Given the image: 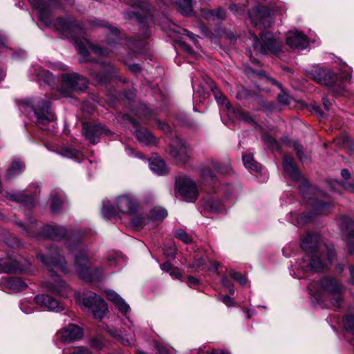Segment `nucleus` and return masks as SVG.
<instances>
[{
  "instance_id": "1",
  "label": "nucleus",
  "mask_w": 354,
  "mask_h": 354,
  "mask_svg": "<svg viewBox=\"0 0 354 354\" xmlns=\"http://www.w3.org/2000/svg\"><path fill=\"white\" fill-rule=\"evenodd\" d=\"M300 245L304 255L299 262V264L327 266L335 262L336 254L334 246L324 243L317 232H307L302 236Z\"/></svg>"
},
{
  "instance_id": "2",
  "label": "nucleus",
  "mask_w": 354,
  "mask_h": 354,
  "mask_svg": "<svg viewBox=\"0 0 354 354\" xmlns=\"http://www.w3.org/2000/svg\"><path fill=\"white\" fill-rule=\"evenodd\" d=\"M312 302L326 308H339L343 301V286L333 278H324L319 283L308 287Z\"/></svg>"
},
{
  "instance_id": "3",
  "label": "nucleus",
  "mask_w": 354,
  "mask_h": 354,
  "mask_svg": "<svg viewBox=\"0 0 354 354\" xmlns=\"http://www.w3.org/2000/svg\"><path fill=\"white\" fill-rule=\"evenodd\" d=\"M56 29L62 33V35L67 38L71 37L74 39L76 48L79 53L82 56L83 61L87 59L91 49L95 54L100 56H106L109 54V50L98 45L91 44L88 40L84 36L77 37L76 34H82V30L80 27L71 19L59 18L55 22ZM110 51H111L110 50Z\"/></svg>"
},
{
  "instance_id": "4",
  "label": "nucleus",
  "mask_w": 354,
  "mask_h": 354,
  "mask_svg": "<svg viewBox=\"0 0 354 354\" xmlns=\"http://www.w3.org/2000/svg\"><path fill=\"white\" fill-rule=\"evenodd\" d=\"M299 192L302 197L306 200L307 203L312 207L313 214L304 213L297 216L296 223L301 226L313 220L315 215L326 214L328 212L330 203L318 200L322 192L315 187L311 186L308 182H304L299 186Z\"/></svg>"
},
{
  "instance_id": "5",
  "label": "nucleus",
  "mask_w": 354,
  "mask_h": 354,
  "mask_svg": "<svg viewBox=\"0 0 354 354\" xmlns=\"http://www.w3.org/2000/svg\"><path fill=\"white\" fill-rule=\"evenodd\" d=\"M351 68L344 64L340 69L339 83L338 78L331 69L326 67H314L310 72L312 79L317 83L333 88L336 93H341L345 90V84L349 83L351 80Z\"/></svg>"
},
{
  "instance_id": "6",
  "label": "nucleus",
  "mask_w": 354,
  "mask_h": 354,
  "mask_svg": "<svg viewBox=\"0 0 354 354\" xmlns=\"http://www.w3.org/2000/svg\"><path fill=\"white\" fill-rule=\"evenodd\" d=\"M50 103L41 97H35L24 100L20 105V111L31 110L37 118V122L42 129L45 125L55 120L54 113L50 109Z\"/></svg>"
},
{
  "instance_id": "7",
  "label": "nucleus",
  "mask_w": 354,
  "mask_h": 354,
  "mask_svg": "<svg viewBox=\"0 0 354 354\" xmlns=\"http://www.w3.org/2000/svg\"><path fill=\"white\" fill-rule=\"evenodd\" d=\"M76 301L93 313L96 319L101 320L106 315L108 308L105 301L91 291L75 292Z\"/></svg>"
},
{
  "instance_id": "8",
  "label": "nucleus",
  "mask_w": 354,
  "mask_h": 354,
  "mask_svg": "<svg viewBox=\"0 0 354 354\" xmlns=\"http://www.w3.org/2000/svg\"><path fill=\"white\" fill-rule=\"evenodd\" d=\"M250 35L249 40L251 41L253 50L256 54L266 55L268 53H272L277 55L281 52L283 45L282 41L272 33L261 32L259 35L263 43L259 40L255 33L250 31Z\"/></svg>"
},
{
  "instance_id": "9",
  "label": "nucleus",
  "mask_w": 354,
  "mask_h": 354,
  "mask_svg": "<svg viewBox=\"0 0 354 354\" xmlns=\"http://www.w3.org/2000/svg\"><path fill=\"white\" fill-rule=\"evenodd\" d=\"M286 9L283 5L274 6L268 8L259 5L256 6L252 13L250 14L252 23L256 28L261 30L269 27L272 23V16L274 15H283Z\"/></svg>"
},
{
  "instance_id": "10",
  "label": "nucleus",
  "mask_w": 354,
  "mask_h": 354,
  "mask_svg": "<svg viewBox=\"0 0 354 354\" xmlns=\"http://www.w3.org/2000/svg\"><path fill=\"white\" fill-rule=\"evenodd\" d=\"M88 84L86 78L77 73H66L62 76L59 93L63 97H71L74 91L84 90Z\"/></svg>"
},
{
  "instance_id": "11",
  "label": "nucleus",
  "mask_w": 354,
  "mask_h": 354,
  "mask_svg": "<svg viewBox=\"0 0 354 354\" xmlns=\"http://www.w3.org/2000/svg\"><path fill=\"white\" fill-rule=\"evenodd\" d=\"M124 324L127 326V329L118 332L115 328H111L107 330L109 334L113 337L118 339L122 344L131 346L134 344L136 339V333L140 329L133 323V322L127 317V322Z\"/></svg>"
},
{
  "instance_id": "12",
  "label": "nucleus",
  "mask_w": 354,
  "mask_h": 354,
  "mask_svg": "<svg viewBox=\"0 0 354 354\" xmlns=\"http://www.w3.org/2000/svg\"><path fill=\"white\" fill-rule=\"evenodd\" d=\"M176 187L186 201L194 202L197 199L198 191L196 185L187 176H179L176 181Z\"/></svg>"
},
{
  "instance_id": "13",
  "label": "nucleus",
  "mask_w": 354,
  "mask_h": 354,
  "mask_svg": "<svg viewBox=\"0 0 354 354\" xmlns=\"http://www.w3.org/2000/svg\"><path fill=\"white\" fill-rule=\"evenodd\" d=\"M117 210L124 214L133 215L138 209V201L136 196L125 193L118 196L115 200Z\"/></svg>"
},
{
  "instance_id": "14",
  "label": "nucleus",
  "mask_w": 354,
  "mask_h": 354,
  "mask_svg": "<svg viewBox=\"0 0 354 354\" xmlns=\"http://www.w3.org/2000/svg\"><path fill=\"white\" fill-rule=\"evenodd\" d=\"M50 273L51 279L44 282V286L53 294L63 298L68 297L71 293V288L55 273L54 270H50Z\"/></svg>"
},
{
  "instance_id": "15",
  "label": "nucleus",
  "mask_w": 354,
  "mask_h": 354,
  "mask_svg": "<svg viewBox=\"0 0 354 354\" xmlns=\"http://www.w3.org/2000/svg\"><path fill=\"white\" fill-rule=\"evenodd\" d=\"M82 328L71 324L58 331L56 338L57 341L66 343L78 340L82 338Z\"/></svg>"
},
{
  "instance_id": "16",
  "label": "nucleus",
  "mask_w": 354,
  "mask_h": 354,
  "mask_svg": "<svg viewBox=\"0 0 354 354\" xmlns=\"http://www.w3.org/2000/svg\"><path fill=\"white\" fill-rule=\"evenodd\" d=\"M109 133V131L101 124L93 125L83 124L82 133L86 139L93 144L99 142L101 136L103 134L107 135Z\"/></svg>"
},
{
  "instance_id": "17",
  "label": "nucleus",
  "mask_w": 354,
  "mask_h": 354,
  "mask_svg": "<svg viewBox=\"0 0 354 354\" xmlns=\"http://www.w3.org/2000/svg\"><path fill=\"white\" fill-rule=\"evenodd\" d=\"M170 153L176 160L185 163L189 158V150L185 142L176 138L169 144Z\"/></svg>"
},
{
  "instance_id": "18",
  "label": "nucleus",
  "mask_w": 354,
  "mask_h": 354,
  "mask_svg": "<svg viewBox=\"0 0 354 354\" xmlns=\"http://www.w3.org/2000/svg\"><path fill=\"white\" fill-rule=\"evenodd\" d=\"M34 300L37 305L50 311L59 313L64 310L62 303L48 295H37L35 297Z\"/></svg>"
},
{
  "instance_id": "19",
  "label": "nucleus",
  "mask_w": 354,
  "mask_h": 354,
  "mask_svg": "<svg viewBox=\"0 0 354 354\" xmlns=\"http://www.w3.org/2000/svg\"><path fill=\"white\" fill-rule=\"evenodd\" d=\"M3 196L10 201L16 202L28 208H31L35 204L37 193L35 192L34 196H28L24 192L11 190L6 192Z\"/></svg>"
},
{
  "instance_id": "20",
  "label": "nucleus",
  "mask_w": 354,
  "mask_h": 354,
  "mask_svg": "<svg viewBox=\"0 0 354 354\" xmlns=\"http://www.w3.org/2000/svg\"><path fill=\"white\" fill-rule=\"evenodd\" d=\"M286 44L291 48L304 50L308 46V40L301 32L290 30L286 35Z\"/></svg>"
},
{
  "instance_id": "21",
  "label": "nucleus",
  "mask_w": 354,
  "mask_h": 354,
  "mask_svg": "<svg viewBox=\"0 0 354 354\" xmlns=\"http://www.w3.org/2000/svg\"><path fill=\"white\" fill-rule=\"evenodd\" d=\"M354 222L348 217L344 216L341 221V228L344 234V240L346 243L348 251L353 252L354 249Z\"/></svg>"
},
{
  "instance_id": "22",
  "label": "nucleus",
  "mask_w": 354,
  "mask_h": 354,
  "mask_svg": "<svg viewBox=\"0 0 354 354\" xmlns=\"http://www.w3.org/2000/svg\"><path fill=\"white\" fill-rule=\"evenodd\" d=\"M32 7L38 11L39 19L46 26L50 24L51 12L50 2L46 0H30Z\"/></svg>"
},
{
  "instance_id": "23",
  "label": "nucleus",
  "mask_w": 354,
  "mask_h": 354,
  "mask_svg": "<svg viewBox=\"0 0 354 354\" xmlns=\"http://www.w3.org/2000/svg\"><path fill=\"white\" fill-rule=\"evenodd\" d=\"M38 258L44 266H64L66 264L64 259L61 253V251L57 248H52L50 250L49 255L46 257L43 254H39Z\"/></svg>"
},
{
  "instance_id": "24",
  "label": "nucleus",
  "mask_w": 354,
  "mask_h": 354,
  "mask_svg": "<svg viewBox=\"0 0 354 354\" xmlns=\"http://www.w3.org/2000/svg\"><path fill=\"white\" fill-rule=\"evenodd\" d=\"M75 272L79 277L86 281L100 280L102 272L97 267H76Z\"/></svg>"
},
{
  "instance_id": "25",
  "label": "nucleus",
  "mask_w": 354,
  "mask_h": 354,
  "mask_svg": "<svg viewBox=\"0 0 354 354\" xmlns=\"http://www.w3.org/2000/svg\"><path fill=\"white\" fill-rule=\"evenodd\" d=\"M156 1L167 6L176 4L178 10L183 15H189L193 11V0H156Z\"/></svg>"
},
{
  "instance_id": "26",
  "label": "nucleus",
  "mask_w": 354,
  "mask_h": 354,
  "mask_svg": "<svg viewBox=\"0 0 354 354\" xmlns=\"http://www.w3.org/2000/svg\"><path fill=\"white\" fill-rule=\"evenodd\" d=\"M107 299L113 303L117 309L122 314L130 310L129 305L116 292L112 290L105 291Z\"/></svg>"
},
{
  "instance_id": "27",
  "label": "nucleus",
  "mask_w": 354,
  "mask_h": 354,
  "mask_svg": "<svg viewBox=\"0 0 354 354\" xmlns=\"http://www.w3.org/2000/svg\"><path fill=\"white\" fill-rule=\"evenodd\" d=\"M283 169L285 171L295 180L299 181L301 183L299 186L306 180L304 179L300 175L297 168L296 167L294 160L292 157L289 156H285L283 158Z\"/></svg>"
},
{
  "instance_id": "28",
  "label": "nucleus",
  "mask_w": 354,
  "mask_h": 354,
  "mask_svg": "<svg viewBox=\"0 0 354 354\" xmlns=\"http://www.w3.org/2000/svg\"><path fill=\"white\" fill-rule=\"evenodd\" d=\"M66 234V229L63 226L46 225L42 228L41 235L54 240H59Z\"/></svg>"
},
{
  "instance_id": "29",
  "label": "nucleus",
  "mask_w": 354,
  "mask_h": 354,
  "mask_svg": "<svg viewBox=\"0 0 354 354\" xmlns=\"http://www.w3.org/2000/svg\"><path fill=\"white\" fill-rule=\"evenodd\" d=\"M30 75H35L37 82L41 85L46 84L50 86L54 82L53 75L48 71L44 70L39 66H34L29 70Z\"/></svg>"
},
{
  "instance_id": "30",
  "label": "nucleus",
  "mask_w": 354,
  "mask_h": 354,
  "mask_svg": "<svg viewBox=\"0 0 354 354\" xmlns=\"http://www.w3.org/2000/svg\"><path fill=\"white\" fill-rule=\"evenodd\" d=\"M68 248L70 251L76 252L74 254L75 265V266H86L88 259L84 251L82 250L81 245L79 242H75L74 246L68 244Z\"/></svg>"
},
{
  "instance_id": "31",
  "label": "nucleus",
  "mask_w": 354,
  "mask_h": 354,
  "mask_svg": "<svg viewBox=\"0 0 354 354\" xmlns=\"http://www.w3.org/2000/svg\"><path fill=\"white\" fill-rule=\"evenodd\" d=\"M1 283L5 288L12 292L21 291L26 287V283L21 279L15 277L3 279Z\"/></svg>"
},
{
  "instance_id": "32",
  "label": "nucleus",
  "mask_w": 354,
  "mask_h": 354,
  "mask_svg": "<svg viewBox=\"0 0 354 354\" xmlns=\"http://www.w3.org/2000/svg\"><path fill=\"white\" fill-rule=\"evenodd\" d=\"M138 142L143 145L149 146L155 145L156 141L151 131L146 129H137L135 133Z\"/></svg>"
},
{
  "instance_id": "33",
  "label": "nucleus",
  "mask_w": 354,
  "mask_h": 354,
  "mask_svg": "<svg viewBox=\"0 0 354 354\" xmlns=\"http://www.w3.org/2000/svg\"><path fill=\"white\" fill-rule=\"evenodd\" d=\"M149 168L156 174L161 176L168 172V169L165 162L159 158L149 159Z\"/></svg>"
},
{
  "instance_id": "34",
  "label": "nucleus",
  "mask_w": 354,
  "mask_h": 354,
  "mask_svg": "<svg viewBox=\"0 0 354 354\" xmlns=\"http://www.w3.org/2000/svg\"><path fill=\"white\" fill-rule=\"evenodd\" d=\"M201 15L207 19H224L226 17L225 10L218 8L216 10H202Z\"/></svg>"
},
{
  "instance_id": "35",
  "label": "nucleus",
  "mask_w": 354,
  "mask_h": 354,
  "mask_svg": "<svg viewBox=\"0 0 354 354\" xmlns=\"http://www.w3.org/2000/svg\"><path fill=\"white\" fill-rule=\"evenodd\" d=\"M167 216V212L165 209L160 207L153 208L149 214L150 223L154 225L156 222L162 221Z\"/></svg>"
},
{
  "instance_id": "36",
  "label": "nucleus",
  "mask_w": 354,
  "mask_h": 354,
  "mask_svg": "<svg viewBox=\"0 0 354 354\" xmlns=\"http://www.w3.org/2000/svg\"><path fill=\"white\" fill-rule=\"evenodd\" d=\"M59 153L61 156L71 158L76 162H80L84 160V155L81 151L71 147L62 148Z\"/></svg>"
},
{
  "instance_id": "37",
  "label": "nucleus",
  "mask_w": 354,
  "mask_h": 354,
  "mask_svg": "<svg viewBox=\"0 0 354 354\" xmlns=\"http://www.w3.org/2000/svg\"><path fill=\"white\" fill-rule=\"evenodd\" d=\"M243 162L245 168L250 173H258L261 171V165L254 160L252 154H248L243 156Z\"/></svg>"
},
{
  "instance_id": "38",
  "label": "nucleus",
  "mask_w": 354,
  "mask_h": 354,
  "mask_svg": "<svg viewBox=\"0 0 354 354\" xmlns=\"http://www.w3.org/2000/svg\"><path fill=\"white\" fill-rule=\"evenodd\" d=\"M209 86L217 103L220 105L224 106L228 111H230L231 109H232V106L223 94L215 86V85H214L213 83L211 84Z\"/></svg>"
},
{
  "instance_id": "39",
  "label": "nucleus",
  "mask_w": 354,
  "mask_h": 354,
  "mask_svg": "<svg viewBox=\"0 0 354 354\" xmlns=\"http://www.w3.org/2000/svg\"><path fill=\"white\" fill-rule=\"evenodd\" d=\"M25 169V167L19 159H15L11 163L8 170L7 176L8 178L15 177L21 174Z\"/></svg>"
},
{
  "instance_id": "40",
  "label": "nucleus",
  "mask_w": 354,
  "mask_h": 354,
  "mask_svg": "<svg viewBox=\"0 0 354 354\" xmlns=\"http://www.w3.org/2000/svg\"><path fill=\"white\" fill-rule=\"evenodd\" d=\"M104 70L105 74L97 73L94 75L95 79L100 83H105L113 76H115V68L112 65L107 64L104 66Z\"/></svg>"
},
{
  "instance_id": "41",
  "label": "nucleus",
  "mask_w": 354,
  "mask_h": 354,
  "mask_svg": "<svg viewBox=\"0 0 354 354\" xmlns=\"http://www.w3.org/2000/svg\"><path fill=\"white\" fill-rule=\"evenodd\" d=\"M150 223L149 215L139 213L133 216L131 224L136 228H141Z\"/></svg>"
},
{
  "instance_id": "42",
  "label": "nucleus",
  "mask_w": 354,
  "mask_h": 354,
  "mask_svg": "<svg viewBox=\"0 0 354 354\" xmlns=\"http://www.w3.org/2000/svg\"><path fill=\"white\" fill-rule=\"evenodd\" d=\"M116 214V209L109 201H104L102 202V215L104 218L110 219L114 217Z\"/></svg>"
},
{
  "instance_id": "43",
  "label": "nucleus",
  "mask_w": 354,
  "mask_h": 354,
  "mask_svg": "<svg viewBox=\"0 0 354 354\" xmlns=\"http://www.w3.org/2000/svg\"><path fill=\"white\" fill-rule=\"evenodd\" d=\"M107 261L110 264L120 266L127 263V258L121 252H113L108 254Z\"/></svg>"
},
{
  "instance_id": "44",
  "label": "nucleus",
  "mask_w": 354,
  "mask_h": 354,
  "mask_svg": "<svg viewBox=\"0 0 354 354\" xmlns=\"http://www.w3.org/2000/svg\"><path fill=\"white\" fill-rule=\"evenodd\" d=\"M21 258L18 259L15 256H6L3 258H0V266H24L22 262Z\"/></svg>"
},
{
  "instance_id": "45",
  "label": "nucleus",
  "mask_w": 354,
  "mask_h": 354,
  "mask_svg": "<svg viewBox=\"0 0 354 354\" xmlns=\"http://www.w3.org/2000/svg\"><path fill=\"white\" fill-rule=\"evenodd\" d=\"M282 141L285 145L292 147L296 151L297 157L299 158V160H303L304 159L303 156V148L297 141H291L289 140L287 138H284Z\"/></svg>"
},
{
  "instance_id": "46",
  "label": "nucleus",
  "mask_w": 354,
  "mask_h": 354,
  "mask_svg": "<svg viewBox=\"0 0 354 354\" xmlns=\"http://www.w3.org/2000/svg\"><path fill=\"white\" fill-rule=\"evenodd\" d=\"M201 178L206 183H212L216 180V176L209 167H205L201 169Z\"/></svg>"
},
{
  "instance_id": "47",
  "label": "nucleus",
  "mask_w": 354,
  "mask_h": 354,
  "mask_svg": "<svg viewBox=\"0 0 354 354\" xmlns=\"http://www.w3.org/2000/svg\"><path fill=\"white\" fill-rule=\"evenodd\" d=\"M20 309L25 314H30L34 311V304L27 299H24L20 302Z\"/></svg>"
},
{
  "instance_id": "48",
  "label": "nucleus",
  "mask_w": 354,
  "mask_h": 354,
  "mask_svg": "<svg viewBox=\"0 0 354 354\" xmlns=\"http://www.w3.org/2000/svg\"><path fill=\"white\" fill-rule=\"evenodd\" d=\"M343 325L346 332L354 336V315L346 316L343 319Z\"/></svg>"
},
{
  "instance_id": "49",
  "label": "nucleus",
  "mask_w": 354,
  "mask_h": 354,
  "mask_svg": "<svg viewBox=\"0 0 354 354\" xmlns=\"http://www.w3.org/2000/svg\"><path fill=\"white\" fill-rule=\"evenodd\" d=\"M163 253L169 258L173 259L176 254V248L175 244L170 241L165 244L162 248Z\"/></svg>"
},
{
  "instance_id": "50",
  "label": "nucleus",
  "mask_w": 354,
  "mask_h": 354,
  "mask_svg": "<svg viewBox=\"0 0 354 354\" xmlns=\"http://www.w3.org/2000/svg\"><path fill=\"white\" fill-rule=\"evenodd\" d=\"M162 270L163 272L169 274L173 279H180L182 277L178 267H162Z\"/></svg>"
},
{
  "instance_id": "51",
  "label": "nucleus",
  "mask_w": 354,
  "mask_h": 354,
  "mask_svg": "<svg viewBox=\"0 0 354 354\" xmlns=\"http://www.w3.org/2000/svg\"><path fill=\"white\" fill-rule=\"evenodd\" d=\"M90 345L96 350H101L105 346V342L102 337L97 336L90 339Z\"/></svg>"
},
{
  "instance_id": "52",
  "label": "nucleus",
  "mask_w": 354,
  "mask_h": 354,
  "mask_svg": "<svg viewBox=\"0 0 354 354\" xmlns=\"http://www.w3.org/2000/svg\"><path fill=\"white\" fill-rule=\"evenodd\" d=\"M63 202L62 199L57 196V195L53 196L51 199L50 202V208L51 211L53 214H56L59 212L62 206Z\"/></svg>"
},
{
  "instance_id": "53",
  "label": "nucleus",
  "mask_w": 354,
  "mask_h": 354,
  "mask_svg": "<svg viewBox=\"0 0 354 354\" xmlns=\"http://www.w3.org/2000/svg\"><path fill=\"white\" fill-rule=\"evenodd\" d=\"M262 140L269 147L279 149V144L268 133H263L262 136Z\"/></svg>"
},
{
  "instance_id": "54",
  "label": "nucleus",
  "mask_w": 354,
  "mask_h": 354,
  "mask_svg": "<svg viewBox=\"0 0 354 354\" xmlns=\"http://www.w3.org/2000/svg\"><path fill=\"white\" fill-rule=\"evenodd\" d=\"M175 236L185 243H189L192 241V236L182 229L176 231Z\"/></svg>"
},
{
  "instance_id": "55",
  "label": "nucleus",
  "mask_w": 354,
  "mask_h": 354,
  "mask_svg": "<svg viewBox=\"0 0 354 354\" xmlns=\"http://www.w3.org/2000/svg\"><path fill=\"white\" fill-rule=\"evenodd\" d=\"M230 275L232 278L237 281L242 286L245 285L248 282V279L245 275L233 270H230Z\"/></svg>"
},
{
  "instance_id": "56",
  "label": "nucleus",
  "mask_w": 354,
  "mask_h": 354,
  "mask_svg": "<svg viewBox=\"0 0 354 354\" xmlns=\"http://www.w3.org/2000/svg\"><path fill=\"white\" fill-rule=\"evenodd\" d=\"M340 187H344L348 191L354 193V185H346L345 183L337 180H333L330 183V187L334 190H337Z\"/></svg>"
},
{
  "instance_id": "57",
  "label": "nucleus",
  "mask_w": 354,
  "mask_h": 354,
  "mask_svg": "<svg viewBox=\"0 0 354 354\" xmlns=\"http://www.w3.org/2000/svg\"><path fill=\"white\" fill-rule=\"evenodd\" d=\"M25 267H0V272L6 273H24L26 272Z\"/></svg>"
},
{
  "instance_id": "58",
  "label": "nucleus",
  "mask_w": 354,
  "mask_h": 354,
  "mask_svg": "<svg viewBox=\"0 0 354 354\" xmlns=\"http://www.w3.org/2000/svg\"><path fill=\"white\" fill-rule=\"evenodd\" d=\"M138 112L149 119L154 114V111L151 108L145 104H142L139 106Z\"/></svg>"
},
{
  "instance_id": "59",
  "label": "nucleus",
  "mask_w": 354,
  "mask_h": 354,
  "mask_svg": "<svg viewBox=\"0 0 354 354\" xmlns=\"http://www.w3.org/2000/svg\"><path fill=\"white\" fill-rule=\"evenodd\" d=\"M212 166V169L218 173L227 174L230 170L229 167H223L217 162H213Z\"/></svg>"
},
{
  "instance_id": "60",
  "label": "nucleus",
  "mask_w": 354,
  "mask_h": 354,
  "mask_svg": "<svg viewBox=\"0 0 354 354\" xmlns=\"http://www.w3.org/2000/svg\"><path fill=\"white\" fill-rule=\"evenodd\" d=\"M182 31H183V32H182L183 34L187 36L188 38L193 42V44L196 47H198V41L197 39L198 36L195 35L194 34H193L192 32H191L190 31H189L186 29H183Z\"/></svg>"
},
{
  "instance_id": "61",
  "label": "nucleus",
  "mask_w": 354,
  "mask_h": 354,
  "mask_svg": "<svg viewBox=\"0 0 354 354\" xmlns=\"http://www.w3.org/2000/svg\"><path fill=\"white\" fill-rule=\"evenodd\" d=\"M292 268L294 269H292L290 272L292 275V277L298 278V279H301L303 277V276H301L300 274H301V272L304 273L305 272V270H304L305 267L297 266V267H292Z\"/></svg>"
},
{
  "instance_id": "62",
  "label": "nucleus",
  "mask_w": 354,
  "mask_h": 354,
  "mask_svg": "<svg viewBox=\"0 0 354 354\" xmlns=\"http://www.w3.org/2000/svg\"><path fill=\"white\" fill-rule=\"evenodd\" d=\"M206 207L215 212H221L223 209L222 207L214 201H208Z\"/></svg>"
},
{
  "instance_id": "63",
  "label": "nucleus",
  "mask_w": 354,
  "mask_h": 354,
  "mask_svg": "<svg viewBox=\"0 0 354 354\" xmlns=\"http://www.w3.org/2000/svg\"><path fill=\"white\" fill-rule=\"evenodd\" d=\"M237 116L239 118L243 121H245L248 123H250L253 121L252 118L250 115V113L243 111H239L237 113Z\"/></svg>"
},
{
  "instance_id": "64",
  "label": "nucleus",
  "mask_w": 354,
  "mask_h": 354,
  "mask_svg": "<svg viewBox=\"0 0 354 354\" xmlns=\"http://www.w3.org/2000/svg\"><path fill=\"white\" fill-rule=\"evenodd\" d=\"M343 146L348 149L351 152H354V142H351L348 137L346 136L343 138Z\"/></svg>"
}]
</instances>
